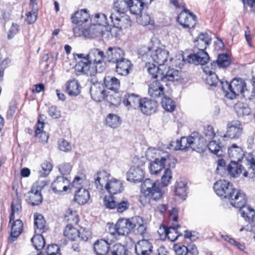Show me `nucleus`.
<instances>
[{"mask_svg":"<svg viewBox=\"0 0 255 255\" xmlns=\"http://www.w3.org/2000/svg\"><path fill=\"white\" fill-rule=\"evenodd\" d=\"M77 60L75 69L77 74H82L92 76L96 73L102 72L106 68V54L98 48H93L87 55L77 54Z\"/></svg>","mask_w":255,"mask_h":255,"instance_id":"1","label":"nucleus"},{"mask_svg":"<svg viewBox=\"0 0 255 255\" xmlns=\"http://www.w3.org/2000/svg\"><path fill=\"white\" fill-rule=\"evenodd\" d=\"M147 155L150 158L148 168L151 174L158 175L165 166L174 168L176 160L167 152L156 149H149Z\"/></svg>","mask_w":255,"mask_h":255,"instance_id":"2","label":"nucleus"},{"mask_svg":"<svg viewBox=\"0 0 255 255\" xmlns=\"http://www.w3.org/2000/svg\"><path fill=\"white\" fill-rule=\"evenodd\" d=\"M141 193L140 202L143 205L149 203L150 199L157 201L161 199L163 192L158 182H154L150 179H146L141 185Z\"/></svg>","mask_w":255,"mask_h":255,"instance_id":"3","label":"nucleus"},{"mask_svg":"<svg viewBox=\"0 0 255 255\" xmlns=\"http://www.w3.org/2000/svg\"><path fill=\"white\" fill-rule=\"evenodd\" d=\"M231 92L226 93V97L230 99H234L236 96L243 94L246 98L251 99L249 91L246 89V84L241 78H235L230 83Z\"/></svg>","mask_w":255,"mask_h":255,"instance_id":"4","label":"nucleus"},{"mask_svg":"<svg viewBox=\"0 0 255 255\" xmlns=\"http://www.w3.org/2000/svg\"><path fill=\"white\" fill-rule=\"evenodd\" d=\"M194 53L189 55H182V60L184 62L195 64L204 65L207 64L210 60L208 54L205 50H199L194 49Z\"/></svg>","mask_w":255,"mask_h":255,"instance_id":"5","label":"nucleus"},{"mask_svg":"<svg viewBox=\"0 0 255 255\" xmlns=\"http://www.w3.org/2000/svg\"><path fill=\"white\" fill-rule=\"evenodd\" d=\"M213 188L216 194L223 198L228 199L231 197L235 189L233 185L230 182L225 180H220L216 181Z\"/></svg>","mask_w":255,"mask_h":255,"instance_id":"6","label":"nucleus"},{"mask_svg":"<svg viewBox=\"0 0 255 255\" xmlns=\"http://www.w3.org/2000/svg\"><path fill=\"white\" fill-rule=\"evenodd\" d=\"M242 132L243 127L241 123L238 120H233L228 123L226 134L223 137L237 139L240 137Z\"/></svg>","mask_w":255,"mask_h":255,"instance_id":"7","label":"nucleus"},{"mask_svg":"<svg viewBox=\"0 0 255 255\" xmlns=\"http://www.w3.org/2000/svg\"><path fill=\"white\" fill-rule=\"evenodd\" d=\"M240 212L242 217L249 223L246 226V229L248 231H254L255 226L254 220L255 219V211L249 206H244L240 209Z\"/></svg>","mask_w":255,"mask_h":255,"instance_id":"8","label":"nucleus"},{"mask_svg":"<svg viewBox=\"0 0 255 255\" xmlns=\"http://www.w3.org/2000/svg\"><path fill=\"white\" fill-rule=\"evenodd\" d=\"M195 18V15L187 10H184L179 14L177 20L183 27L190 29L194 27L196 24Z\"/></svg>","mask_w":255,"mask_h":255,"instance_id":"9","label":"nucleus"},{"mask_svg":"<svg viewBox=\"0 0 255 255\" xmlns=\"http://www.w3.org/2000/svg\"><path fill=\"white\" fill-rule=\"evenodd\" d=\"M228 199L232 206L240 209L245 206L247 202L244 192L241 190H237L235 188L231 193V197L228 198Z\"/></svg>","mask_w":255,"mask_h":255,"instance_id":"10","label":"nucleus"},{"mask_svg":"<svg viewBox=\"0 0 255 255\" xmlns=\"http://www.w3.org/2000/svg\"><path fill=\"white\" fill-rule=\"evenodd\" d=\"M169 54V51L164 47H158L151 53L150 56L155 63L162 66L167 61Z\"/></svg>","mask_w":255,"mask_h":255,"instance_id":"11","label":"nucleus"},{"mask_svg":"<svg viewBox=\"0 0 255 255\" xmlns=\"http://www.w3.org/2000/svg\"><path fill=\"white\" fill-rule=\"evenodd\" d=\"M105 189L110 195H113L123 192L124 187L120 180L113 178L106 182Z\"/></svg>","mask_w":255,"mask_h":255,"instance_id":"12","label":"nucleus"},{"mask_svg":"<svg viewBox=\"0 0 255 255\" xmlns=\"http://www.w3.org/2000/svg\"><path fill=\"white\" fill-rule=\"evenodd\" d=\"M124 51L118 47H110L106 52V60L109 62L117 63L125 57Z\"/></svg>","mask_w":255,"mask_h":255,"instance_id":"13","label":"nucleus"},{"mask_svg":"<svg viewBox=\"0 0 255 255\" xmlns=\"http://www.w3.org/2000/svg\"><path fill=\"white\" fill-rule=\"evenodd\" d=\"M90 94L92 99L96 102H101L106 97V93L103 84L96 83L91 85Z\"/></svg>","mask_w":255,"mask_h":255,"instance_id":"14","label":"nucleus"},{"mask_svg":"<svg viewBox=\"0 0 255 255\" xmlns=\"http://www.w3.org/2000/svg\"><path fill=\"white\" fill-rule=\"evenodd\" d=\"M131 230L137 235H143L146 232V225L143 219L139 216H135L129 219Z\"/></svg>","mask_w":255,"mask_h":255,"instance_id":"15","label":"nucleus"},{"mask_svg":"<svg viewBox=\"0 0 255 255\" xmlns=\"http://www.w3.org/2000/svg\"><path fill=\"white\" fill-rule=\"evenodd\" d=\"M116 231L119 235H126L129 234L131 230L129 219L122 218L119 219L117 223L114 225V228H112Z\"/></svg>","mask_w":255,"mask_h":255,"instance_id":"16","label":"nucleus"},{"mask_svg":"<svg viewBox=\"0 0 255 255\" xmlns=\"http://www.w3.org/2000/svg\"><path fill=\"white\" fill-rule=\"evenodd\" d=\"M157 107L155 101L145 98L141 100L138 109L144 114L151 115L155 112Z\"/></svg>","mask_w":255,"mask_h":255,"instance_id":"17","label":"nucleus"},{"mask_svg":"<svg viewBox=\"0 0 255 255\" xmlns=\"http://www.w3.org/2000/svg\"><path fill=\"white\" fill-rule=\"evenodd\" d=\"M69 180L64 176H58L52 182L51 187L55 193L67 191L69 188Z\"/></svg>","mask_w":255,"mask_h":255,"instance_id":"18","label":"nucleus"},{"mask_svg":"<svg viewBox=\"0 0 255 255\" xmlns=\"http://www.w3.org/2000/svg\"><path fill=\"white\" fill-rule=\"evenodd\" d=\"M141 100L139 96L133 93H128L125 95L123 99L124 104L128 109L133 108L138 109Z\"/></svg>","mask_w":255,"mask_h":255,"instance_id":"19","label":"nucleus"},{"mask_svg":"<svg viewBox=\"0 0 255 255\" xmlns=\"http://www.w3.org/2000/svg\"><path fill=\"white\" fill-rule=\"evenodd\" d=\"M189 146L192 150L199 152L204 145V138L197 132H193L190 136Z\"/></svg>","mask_w":255,"mask_h":255,"instance_id":"20","label":"nucleus"},{"mask_svg":"<svg viewBox=\"0 0 255 255\" xmlns=\"http://www.w3.org/2000/svg\"><path fill=\"white\" fill-rule=\"evenodd\" d=\"M90 18V15L86 9H81L80 11H77L71 17L72 21L74 23L79 26L84 25L89 26L87 24Z\"/></svg>","mask_w":255,"mask_h":255,"instance_id":"21","label":"nucleus"},{"mask_svg":"<svg viewBox=\"0 0 255 255\" xmlns=\"http://www.w3.org/2000/svg\"><path fill=\"white\" fill-rule=\"evenodd\" d=\"M152 244L147 240H142L135 245V252L138 255H149L152 251Z\"/></svg>","mask_w":255,"mask_h":255,"instance_id":"22","label":"nucleus"},{"mask_svg":"<svg viewBox=\"0 0 255 255\" xmlns=\"http://www.w3.org/2000/svg\"><path fill=\"white\" fill-rule=\"evenodd\" d=\"M194 49L205 50L211 42V38L206 33H201L195 39Z\"/></svg>","mask_w":255,"mask_h":255,"instance_id":"23","label":"nucleus"},{"mask_svg":"<svg viewBox=\"0 0 255 255\" xmlns=\"http://www.w3.org/2000/svg\"><path fill=\"white\" fill-rule=\"evenodd\" d=\"M143 177V170L139 166L131 167L127 173V180L131 182H140Z\"/></svg>","mask_w":255,"mask_h":255,"instance_id":"24","label":"nucleus"},{"mask_svg":"<svg viewBox=\"0 0 255 255\" xmlns=\"http://www.w3.org/2000/svg\"><path fill=\"white\" fill-rule=\"evenodd\" d=\"M160 80H156L151 82L148 87V94L152 98H158L164 94V87Z\"/></svg>","mask_w":255,"mask_h":255,"instance_id":"25","label":"nucleus"},{"mask_svg":"<svg viewBox=\"0 0 255 255\" xmlns=\"http://www.w3.org/2000/svg\"><path fill=\"white\" fill-rule=\"evenodd\" d=\"M116 64V72L122 76H127L132 69V64L128 59L124 58L122 60L117 62Z\"/></svg>","mask_w":255,"mask_h":255,"instance_id":"26","label":"nucleus"},{"mask_svg":"<svg viewBox=\"0 0 255 255\" xmlns=\"http://www.w3.org/2000/svg\"><path fill=\"white\" fill-rule=\"evenodd\" d=\"M228 153L230 160L233 162H239L244 157L242 148L236 144H232L228 148Z\"/></svg>","mask_w":255,"mask_h":255,"instance_id":"27","label":"nucleus"},{"mask_svg":"<svg viewBox=\"0 0 255 255\" xmlns=\"http://www.w3.org/2000/svg\"><path fill=\"white\" fill-rule=\"evenodd\" d=\"M110 176V174L107 171L102 170L97 171L94 175V178L95 183L97 188L99 189H102L105 187V185Z\"/></svg>","mask_w":255,"mask_h":255,"instance_id":"28","label":"nucleus"},{"mask_svg":"<svg viewBox=\"0 0 255 255\" xmlns=\"http://www.w3.org/2000/svg\"><path fill=\"white\" fill-rule=\"evenodd\" d=\"M92 30H94L92 26H86V24L82 25V26L77 25L73 28L74 34L76 36L83 35L88 38L93 37L95 36V32L94 31H92Z\"/></svg>","mask_w":255,"mask_h":255,"instance_id":"29","label":"nucleus"},{"mask_svg":"<svg viewBox=\"0 0 255 255\" xmlns=\"http://www.w3.org/2000/svg\"><path fill=\"white\" fill-rule=\"evenodd\" d=\"M44 115H40L38 117V120L36 124V128L35 130V136L38 137L42 142H47L49 136L46 132L43 131L44 127Z\"/></svg>","mask_w":255,"mask_h":255,"instance_id":"30","label":"nucleus"},{"mask_svg":"<svg viewBox=\"0 0 255 255\" xmlns=\"http://www.w3.org/2000/svg\"><path fill=\"white\" fill-rule=\"evenodd\" d=\"M92 21V25L90 26H92L94 28V31L95 32V36L97 34V33H99L100 30H97L98 27H97V25L99 26H106L108 24L107 18L106 15L102 13H98L95 14L94 17L91 19Z\"/></svg>","mask_w":255,"mask_h":255,"instance_id":"31","label":"nucleus"},{"mask_svg":"<svg viewBox=\"0 0 255 255\" xmlns=\"http://www.w3.org/2000/svg\"><path fill=\"white\" fill-rule=\"evenodd\" d=\"M25 196L26 201L32 206L38 205L42 201V197L41 192L32 188Z\"/></svg>","mask_w":255,"mask_h":255,"instance_id":"32","label":"nucleus"},{"mask_svg":"<svg viewBox=\"0 0 255 255\" xmlns=\"http://www.w3.org/2000/svg\"><path fill=\"white\" fill-rule=\"evenodd\" d=\"M175 195L183 200H185L187 196V183L182 179H178L175 185Z\"/></svg>","mask_w":255,"mask_h":255,"instance_id":"33","label":"nucleus"},{"mask_svg":"<svg viewBox=\"0 0 255 255\" xmlns=\"http://www.w3.org/2000/svg\"><path fill=\"white\" fill-rule=\"evenodd\" d=\"M66 92L71 96H77L81 92V87L75 79L69 80L66 83Z\"/></svg>","mask_w":255,"mask_h":255,"instance_id":"34","label":"nucleus"},{"mask_svg":"<svg viewBox=\"0 0 255 255\" xmlns=\"http://www.w3.org/2000/svg\"><path fill=\"white\" fill-rule=\"evenodd\" d=\"M90 199V193L88 190L85 188H81L75 191L74 200L79 204L86 203Z\"/></svg>","mask_w":255,"mask_h":255,"instance_id":"35","label":"nucleus"},{"mask_svg":"<svg viewBox=\"0 0 255 255\" xmlns=\"http://www.w3.org/2000/svg\"><path fill=\"white\" fill-rule=\"evenodd\" d=\"M235 111L239 117L249 115L251 110L248 105L244 102H239L234 105Z\"/></svg>","mask_w":255,"mask_h":255,"instance_id":"36","label":"nucleus"},{"mask_svg":"<svg viewBox=\"0 0 255 255\" xmlns=\"http://www.w3.org/2000/svg\"><path fill=\"white\" fill-rule=\"evenodd\" d=\"M202 69L207 76L206 78V84L211 87H216L219 83V79L217 75L211 71L208 67H203Z\"/></svg>","mask_w":255,"mask_h":255,"instance_id":"37","label":"nucleus"},{"mask_svg":"<svg viewBox=\"0 0 255 255\" xmlns=\"http://www.w3.org/2000/svg\"><path fill=\"white\" fill-rule=\"evenodd\" d=\"M109 244L104 240L97 241L94 244V251L97 255H105L109 250Z\"/></svg>","mask_w":255,"mask_h":255,"instance_id":"38","label":"nucleus"},{"mask_svg":"<svg viewBox=\"0 0 255 255\" xmlns=\"http://www.w3.org/2000/svg\"><path fill=\"white\" fill-rule=\"evenodd\" d=\"M181 79V74L179 71L174 69H169L166 74H164V78L161 80L163 83H165L166 81H179Z\"/></svg>","mask_w":255,"mask_h":255,"instance_id":"39","label":"nucleus"},{"mask_svg":"<svg viewBox=\"0 0 255 255\" xmlns=\"http://www.w3.org/2000/svg\"><path fill=\"white\" fill-rule=\"evenodd\" d=\"M129 4V0H115L113 9L120 15L128 9Z\"/></svg>","mask_w":255,"mask_h":255,"instance_id":"40","label":"nucleus"},{"mask_svg":"<svg viewBox=\"0 0 255 255\" xmlns=\"http://www.w3.org/2000/svg\"><path fill=\"white\" fill-rule=\"evenodd\" d=\"M110 18L114 25V26L111 29V32L112 34L114 32H116V34H117L118 32L120 31L121 29L123 27L124 25L123 22L125 19H121L119 16L117 15L113 12L111 14Z\"/></svg>","mask_w":255,"mask_h":255,"instance_id":"41","label":"nucleus"},{"mask_svg":"<svg viewBox=\"0 0 255 255\" xmlns=\"http://www.w3.org/2000/svg\"><path fill=\"white\" fill-rule=\"evenodd\" d=\"M64 235L69 239L74 241L80 237V232L71 225H67L64 231Z\"/></svg>","mask_w":255,"mask_h":255,"instance_id":"42","label":"nucleus"},{"mask_svg":"<svg viewBox=\"0 0 255 255\" xmlns=\"http://www.w3.org/2000/svg\"><path fill=\"white\" fill-rule=\"evenodd\" d=\"M105 86L109 89L116 91L119 89L120 87L119 80L114 76H107L104 79Z\"/></svg>","mask_w":255,"mask_h":255,"instance_id":"43","label":"nucleus"},{"mask_svg":"<svg viewBox=\"0 0 255 255\" xmlns=\"http://www.w3.org/2000/svg\"><path fill=\"white\" fill-rule=\"evenodd\" d=\"M128 9L130 13L135 15H139L144 6L140 2L139 0H129Z\"/></svg>","mask_w":255,"mask_h":255,"instance_id":"44","label":"nucleus"},{"mask_svg":"<svg viewBox=\"0 0 255 255\" xmlns=\"http://www.w3.org/2000/svg\"><path fill=\"white\" fill-rule=\"evenodd\" d=\"M106 124L109 127L116 128L121 124V120L119 116L114 114H109L106 119Z\"/></svg>","mask_w":255,"mask_h":255,"instance_id":"45","label":"nucleus"},{"mask_svg":"<svg viewBox=\"0 0 255 255\" xmlns=\"http://www.w3.org/2000/svg\"><path fill=\"white\" fill-rule=\"evenodd\" d=\"M21 208V200L18 197H16L13 200L12 202H11V213L9 216L10 223L14 221L15 219L14 215L19 214V211Z\"/></svg>","mask_w":255,"mask_h":255,"instance_id":"46","label":"nucleus"},{"mask_svg":"<svg viewBox=\"0 0 255 255\" xmlns=\"http://www.w3.org/2000/svg\"><path fill=\"white\" fill-rule=\"evenodd\" d=\"M238 162L231 161L227 168L229 174L234 177H238L242 173V166Z\"/></svg>","mask_w":255,"mask_h":255,"instance_id":"47","label":"nucleus"},{"mask_svg":"<svg viewBox=\"0 0 255 255\" xmlns=\"http://www.w3.org/2000/svg\"><path fill=\"white\" fill-rule=\"evenodd\" d=\"M86 175L82 172H78L74 178L71 187L79 190L83 188L84 183L86 181Z\"/></svg>","mask_w":255,"mask_h":255,"instance_id":"48","label":"nucleus"},{"mask_svg":"<svg viewBox=\"0 0 255 255\" xmlns=\"http://www.w3.org/2000/svg\"><path fill=\"white\" fill-rule=\"evenodd\" d=\"M208 147L210 151L218 156H222L223 148L219 141L213 140L209 142Z\"/></svg>","mask_w":255,"mask_h":255,"instance_id":"49","label":"nucleus"},{"mask_svg":"<svg viewBox=\"0 0 255 255\" xmlns=\"http://www.w3.org/2000/svg\"><path fill=\"white\" fill-rule=\"evenodd\" d=\"M23 224L22 221L19 219L16 220L12 223L11 227V236L14 239L21 234L22 230Z\"/></svg>","mask_w":255,"mask_h":255,"instance_id":"50","label":"nucleus"},{"mask_svg":"<svg viewBox=\"0 0 255 255\" xmlns=\"http://www.w3.org/2000/svg\"><path fill=\"white\" fill-rule=\"evenodd\" d=\"M161 66H156L153 64L152 66L148 68V73L152 75V77L157 79V80H162L164 78V73L161 70Z\"/></svg>","mask_w":255,"mask_h":255,"instance_id":"51","label":"nucleus"},{"mask_svg":"<svg viewBox=\"0 0 255 255\" xmlns=\"http://www.w3.org/2000/svg\"><path fill=\"white\" fill-rule=\"evenodd\" d=\"M35 249L38 251L41 250L45 245V242L43 236L40 234L34 235L31 239Z\"/></svg>","mask_w":255,"mask_h":255,"instance_id":"52","label":"nucleus"},{"mask_svg":"<svg viewBox=\"0 0 255 255\" xmlns=\"http://www.w3.org/2000/svg\"><path fill=\"white\" fill-rule=\"evenodd\" d=\"M179 227V225L170 226L168 228V231L166 234V237L172 242L176 240L178 236L182 235V233H179L177 231L178 228Z\"/></svg>","mask_w":255,"mask_h":255,"instance_id":"53","label":"nucleus"},{"mask_svg":"<svg viewBox=\"0 0 255 255\" xmlns=\"http://www.w3.org/2000/svg\"><path fill=\"white\" fill-rule=\"evenodd\" d=\"M65 219L69 223V225H77L79 221L78 216L77 212L69 209L65 215Z\"/></svg>","mask_w":255,"mask_h":255,"instance_id":"54","label":"nucleus"},{"mask_svg":"<svg viewBox=\"0 0 255 255\" xmlns=\"http://www.w3.org/2000/svg\"><path fill=\"white\" fill-rule=\"evenodd\" d=\"M171 168H165L163 173L161 177V183L163 186H167L170 182L172 178Z\"/></svg>","mask_w":255,"mask_h":255,"instance_id":"55","label":"nucleus"},{"mask_svg":"<svg viewBox=\"0 0 255 255\" xmlns=\"http://www.w3.org/2000/svg\"><path fill=\"white\" fill-rule=\"evenodd\" d=\"M161 105L163 108L168 112L173 111L176 107L174 102L171 98L166 96L162 99Z\"/></svg>","mask_w":255,"mask_h":255,"instance_id":"56","label":"nucleus"},{"mask_svg":"<svg viewBox=\"0 0 255 255\" xmlns=\"http://www.w3.org/2000/svg\"><path fill=\"white\" fill-rule=\"evenodd\" d=\"M112 255H128L126 247L121 244H115L111 249Z\"/></svg>","mask_w":255,"mask_h":255,"instance_id":"57","label":"nucleus"},{"mask_svg":"<svg viewBox=\"0 0 255 255\" xmlns=\"http://www.w3.org/2000/svg\"><path fill=\"white\" fill-rule=\"evenodd\" d=\"M176 143L175 150H186L190 148L189 136L181 137L180 140L176 141Z\"/></svg>","mask_w":255,"mask_h":255,"instance_id":"58","label":"nucleus"},{"mask_svg":"<svg viewBox=\"0 0 255 255\" xmlns=\"http://www.w3.org/2000/svg\"><path fill=\"white\" fill-rule=\"evenodd\" d=\"M34 225L40 231L45 228V221L43 216L40 214H34Z\"/></svg>","mask_w":255,"mask_h":255,"instance_id":"59","label":"nucleus"},{"mask_svg":"<svg viewBox=\"0 0 255 255\" xmlns=\"http://www.w3.org/2000/svg\"><path fill=\"white\" fill-rule=\"evenodd\" d=\"M129 205L128 200L127 198H124L121 201H117L116 208L118 212L123 213L128 209Z\"/></svg>","mask_w":255,"mask_h":255,"instance_id":"60","label":"nucleus"},{"mask_svg":"<svg viewBox=\"0 0 255 255\" xmlns=\"http://www.w3.org/2000/svg\"><path fill=\"white\" fill-rule=\"evenodd\" d=\"M217 62L219 67H226L230 64V59L227 54H222L218 56Z\"/></svg>","mask_w":255,"mask_h":255,"instance_id":"61","label":"nucleus"},{"mask_svg":"<svg viewBox=\"0 0 255 255\" xmlns=\"http://www.w3.org/2000/svg\"><path fill=\"white\" fill-rule=\"evenodd\" d=\"M41 167L42 170L39 171L40 176H45L48 175L51 172L53 166L50 162L45 161L41 164Z\"/></svg>","mask_w":255,"mask_h":255,"instance_id":"62","label":"nucleus"},{"mask_svg":"<svg viewBox=\"0 0 255 255\" xmlns=\"http://www.w3.org/2000/svg\"><path fill=\"white\" fill-rule=\"evenodd\" d=\"M107 101H108L111 105L117 106L121 103V98L119 95L117 93H114V94L108 95L106 96Z\"/></svg>","mask_w":255,"mask_h":255,"instance_id":"63","label":"nucleus"},{"mask_svg":"<svg viewBox=\"0 0 255 255\" xmlns=\"http://www.w3.org/2000/svg\"><path fill=\"white\" fill-rule=\"evenodd\" d=\"M117 201H115V198L112 196H106L104 198V204L107 208L114 209L116 207Z\"/></svg>","mask_w":255,"mask_h":255,"instance_id":"64","label":"nucleus"}]
</instances>
